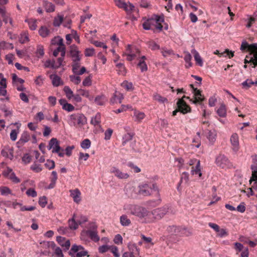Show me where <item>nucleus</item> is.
I'll return each mask as SVG.
<instances>
[{
	"mask_svg": "<svg viewBox=\"0 0 257 257\" xmlns=\"http://www.w3.org/2000/svg\"><path fill=\"white\" fill-rule=\"evenodd\" d=\"M80 146L83 149H88L90 147L91 142L89 139H86L81 143Z\"/></svg>",
	"mask_w": 257,
	"mask_h": 257,
	"instance_id": "8fccbe9b",
	"label": "nucleus"
},
{
	"mask_svg": "<svg viewBox=\"0 0 257 257\" xmlns=\"http://www.w3.org/2000/svg\"><path fill=\"white\" fill-rule=\"evenodd\" d=\"M191 172L192 175L198 174L199 176L200 177H201L202 173L201 172L200 161H197V163L196 164V166L195 167H193L192 168Z\"/></svg>",
	"mask_w": 257,
	"mask_h": 257,
	"instance_id": "473e14b6",
	"label": "nucleus"
},
{
	"mask_svg": "<svg viewBox=\"0 0 257 257\" xmlns=\"http://www.w3.org/2000/svg\"><path fill=\"white\" fill-rule=\"evenodd\" d=\"M189 173L186 172H184L182 173L181 175V179L179 183V185H180L182 183L187 184L189 182Z\"/></svg>",
	"mask_w": 257,
	"mask_h": 257,
	"instance_id": "e433bc0d",
	"label": "nucleus"
},
{
	"mask_svg": "<svg viewBox=\"0 0 257 257\" xmlns=\"http://www.w3.org/2000/svg\"><path fill=\"white\" fill-rule=\"evenodd\" d=\"M251 169L252 170V175L250 181L257 179V163L252 164L251 166Z\"/></svg>",
	"mask_w": 257,
	"mask_h": 257,
	"instance_id": "49530a36",
	"label": "nucleus"
},
{
	"mask_svg": "<svg viewBox=\"0 0 257 257\" xmlns=\"http://www.w3.org/2000/svg\"><path fill=\"white\" fill-rule=\"evenodd\" d=\"M110 173L119 179H126L129 177V175L126 173L121 172L116 167H112L110 170Z\"/></svg>",
	"mask_w": 257,
	"mask_h": 257,
	"instance_id": "ddd939ff",
	"label": "nucleus"
},
{
	"mask_svg": "<svg viewBox=\"0 0 257 257\" xmlns=\"http://www.w3.org/2000/svg\"><path fill=\"white\" fill-rule=\"evenodd\" d=\"M252 62L253 66L252 67L254 68L257 66V50L254 51L252 53V55L249 61L247 60L246 59L244 60V63H249V62Z\"/></svg>",
	"mask_w": 257,
	"mask_h": 257,
	"instance_id": "72a5a7b5",
	"label": "nucleus"
},
{
	"mask_svg": "<svg viewBox=\"0 0 257 257\" xmlns=\"http://www.w3.org/2000/svg\"><path fill=\"white\" fill-rule=\"evenodd\" d=\"M59 102L62 107V109L71 112L74 110V106L70 103L67 102L65 99H60L59 100Z\"/></svg>",
	"mask_w": 257,
	"mask_h": 257,
	"instance_id": "2eb2a0df",
	"label": "nucleus"
},
{
	"mask_svg": "<svg viewBox=\"0 0 257 257\" xmlns=\"http://www.w3.org/2000/svg\"><path fill=\"white\" fill-rule=\"evenodd\" d=\"M56 240L58 243L62 246L64 247V249L67 250L70 246V242L69 240L66 239L65 237L62 236H57Z\"/></svg>",
	"mask_w": 257,
	"mask_h": 257,
	"instance_id": "f3484780",
	"label": "nucleus"
},
{
	"mask_svg": "<svg viewBox=\"0 0 257 257\" xmlns=\"http://www.w3.org/2000/svg\"><path fill=\"white\" fill-rule=\"evenodd\" d=\"M3 19V21L5 24H7L8 22L10 24V25L13 26V20L11 17H10V14H7L5 16L2 17Z\"/></svg>",
	"mask_w": 257,
	"mask_h": 257,
	"instance_id": "69168bd1",
	"label": "nucleus"
},
{
	"mask_svg": "<svg viewBox=\"0 0 257 257\" xmlns=\"http://www.w3.org/2000/svg\"><path fill=\"white\" fill-rule=\"evenodd\" d=\"M25 22L28 24L29 28L31 30H35L37 27V20L34 19H30L25 20Z\"/></svg>",
	"mask_w": 257,
	"mask_h": 257,
	"instance_id": "c9c22d12",
	"label": "nucleus"
},
{
	"mask_svg": "<svg viewBox=\"0 0 257 257\" xmlns=\"http://www.w3.org/2000/svg\"><path fill=\"white\" fill-rule=\"evenodd\" d=\"M147 46L149 48L151 49L152 51H156L160 50L161 48L160 45L156 43L154 40H150L146 42Z\"/></svg>",
	"mask_w": 257,
	"mask_h": 257,
	"instance_id": "c756f323",
	"label": "nucleus"
},
{
	"mask_svg": "<svg viewBox=\"0 0 257 257\" xmlns=\"http://www.w3.org/2000/svg\"><path fill=\"white\" fill-rule=\"evenodd\" d=\"M124 191L129 198H136L139 195L138 190H136L135 187L131 185H126L125 187Z\"/></svg>",
	"mask_w": 257,
	"mask_h": 257,
	"instance_id": "f8f14e48",
	"label": "nucleus"
},
{
	"mask_svg": "<svg viewBox=\"0 0 257 257\" xmlns=\"http://www.w3.org/2000/svg\"><path fill=\"white\" fill-rule=\"evenodd\" d=\"M115 5L119 8L123 9L127 13L131 12L134 8V6L130 2L125 3L123 0H114Z\"/></svg>",
	"mask_w": 257,
	"mask_h": 257,
	"instance_id": "1a4fd4ad",
	"label": "nucleus"
},
{
	"mask_svg": "<svg viewBox=\"0 0 257 257\" xmlns=\"http://www.w3.org/2000/svg\"><path fill=\"white\" fill-rule=\"evenodd\" d=\"M232 148L234 152H237L239 150V138L237 134H233L230 139Z\"/></svg>",
	"mask_w": 257,
	"mask_h": 257,
	"instance_id": "4468645a",
	"label": "nucleus"
},
{
	"mask_svg": "<svg viewBox=\"0 0 257 257\" xmlns=\"http://www.w3.org/2000/svg\"><path fill=\"white\" fill-rule=\"evenodd\" d=\"M110 246L107 245H102L98 247V251L99 253H103L107 252L110 248Z\"/></svg>",
	"mask_w": 257,
	"mask_h": 257,
	"instance_id": "0e129e2a",
	"label": "nucleus"
},
{
	"mask_svg": "<svg viewBox=\"0 0 257 257\" xmlns=\"http://www.w3.org/2000/svg\"><path fill=\"white\" fill-rule=\"evenodd\" d=\"M36 55L38 57H41L44 55V48L42 45H38L36 51Z\"/></svg>",
	"mask_w": 257,
	"mask_h": 257,
	"instance_id": "4d7b16f0",
	"label": "nucleus"
},
{
	"mask_svg": "<svg viewBox=\"0 0 257 257\" xmlns=\"http://www.w3.org/2000/svg\"><path fill=\"white\" fill-rule=\"evenodd\" d=\"M2 155L12 160L13 159V150L10 148H6L1 152Z\"/></svg>",
	"mask_w": 257,
	"mask_h": 257,
	"instance_id": "5701e85b",
	"label": "nucleus"
},
{
	"mask_svg": "<svg viewBox=\"0 0 257 257\" xmlns=\"http://www.w3.org/2000/svg\"><path fill=\"white\" fill-rule=\"evenodd\" d=\"M216 134L214 131H208L206 135L207 138L209 141L213 144L216 140Z\"/></svg>",
	"mask_w": 257,
	"mask_h": 257,
	"instance_id": "ea45409f",
	"label": "nucleus"
},
{
	"mask_svg": "<svg viewBox=\"0 0 257 257\" xmlns=\"http://www.w3.org/2000/svg\"><path fill=\"white\" fill-rule=\"evenodd\" d=\"M139 50L131 45H127L126 47L125 51L123 53V56H126V60L128 61H132L140 54Z\"/></svg>",
	"mask_w": 257,
	"mask_h": 257,
	"instance_id": "423d86ee",
	"label": "nucleus"
},
{
	"mask_svg": "<svg viewBox=\"0 0 257 257\" xmlns=\"http://www.w3.org/2000/svg\"><path fill=\"white\" fill-rule=\"evenodd\" d=\"M27 195L29 197H36L37 196V193L33 188L28 189L26 192Z\"/></svg>",
	"mask_w": 257,
	"mask_h": 257,
	"instance_id": "13d9d810",
	"label": "nucleus"
},
{
	"mask_svg": "<svg viewBox=\"0 0 257 257\" xmlns=\"http://www.w3.org/2000/svg\"><path fill=\"white\" fill-rule=\"evenodd\" d=\"M253 84V81L248 79H246L245 81H244L241 83L242 87L245 89L249 88V87H251L252 85Z\"/></svg>",
	"mask_w": 257,
	"mask_h": 257,
	"instance_id": "603ef678",
	"label": "nucleus"
},
{
	"mask_svg": "<svg viewBox=\"0 0 257 257\" xmlns=\"http://www.w3.org/2000/svg\"><path fill=\"white\" fill-rule=\"evenodd\" d=\"M192 234L191 232L186 228L180 227L178 236H189Z\"/></svg>",
	"mask_w": 257,
	"mask_h": 257,
	"instance_id": "c03bdc74",
	"label": "nucleus"
},
{
	"mask_svg": "<svg viewBox=\"0 0 257 257\" xmlns=\"http://www.w3.org/2000/svg\"><path fill=\"white\" fill-rule=\"evenodd\" d=\"M82 55L77 46L72 45L69 51V57L71 58L72 62L80 61Z\"/></svg>",
	"mask_w": 257,
	"mask_h": 257,
	"instance_id": "6e6552de",
	"label": "nucleus"
},
{
	"mask_svg": "<svg viewBox=\"0 0 257 257\" xmlns=\"http://www.w3.org/2000/svg\"><path fill=\"white\" fill-rule=\"evenodd\" d=\"M120 223L123 226H128L131 224V221L126 215L124 214L120 216Z\"/></svg>",
	"mask_w": 257,
	"mask_h": 257,
	"instance_id": "2f4dec72",
	"label": "nucleus"
},
{
	"mask_svg": "<svg viewBox=\"0 0 257 257\" xmlns=\"http://www.w3.org/2000/svg\"><path fill=\"white\" fill-rule=\"evenodd\" d=\"M117 69V73L119 75H125L126 73V68L123 63H118L116 64Z\"/></svg>",
	"mask_w": 257,
	"mask_h": 257,
	"instance_id": "f704fd0d",
	"label": "nucleus"
},
{
	"mask_svg": "<svg viewBox=\"0 0 257 257\" xmlns=\"http://www.w3.org/2000/svg\"><path fill=\"white\" fill-rule=\"evenodd\" d=\"M52 80V84L54 86L58 87L63 84L61 78L56 74H52L50 76Z\"/></svg>",
	"mask_w": 257,
	"mask_h": 257,
	"instance_id": "4be33fe9",
	"label": "nucleus"
},
{
	"mask_svg": "<svg viewBox=\"0 0 257 257\" xmlns=\"http://www.w3.org/2000/svg\"><path fill=\"white\" fill-rule=\"evenodd\" d=\"M47 149L49 150H52L53 153H58L61 150L59 141L57 139L54 138L49 141Z\"/></svg>",
	"mask_w": 257,
	"mask_h": 257,
	"instance_id": "9b49d317",
	"label": "nucleus"
},
{
	"mask_svg": "<svg viewBox=\"0 0 257 257\" xmlns=\"http://www.w3.org/2000/svg\"><path fill=\"white\" fill-rule=\"evenodd\" d=\"M80 66V61L78 62H73L72 64V72L74 74H76V73H77V71H78V68H79Z\"/></svg>",
	"mask_w": 257,
	"mask_h": 257,
	"instance_id": "052dcab7",
	"label": "nucleus"
},
{
	"mask_svg": "<svg viewBox=\"0 0 257 257\" xmlns=\"http://www.w3.org/2000/svg\"><path fill=\"white\" fill-rule=\"evenodd\" d=\"M30 140V135L27 132H24L21 135V138L17 144L21 145H23L26 143Z\"/></svg>",
	"mask_w": 257,
	"mask_h": 257,
	"instance_id": "a878e982",
	"label": "nucleus"
},
{
	"mask_svg": "<svg viewBox=\"0 0 257 257\" xmlns=\"http://www.w3.org/2000/svg\"><path fill=\"white\" fill-rule=\"evenodd\" d=\"M247 48H248V49L251 51L252 53H253L254 51L257 50V44H253L249 45L246 41L242 42L241 45L240 50L243 51Z\"/></svg>",
	"mask_w": 257,
	"mask_h": 257,
	"instance_id": "aec40b11",
	"label": "nucleus"
},
{
	"mask_svg": "<svg viewBox=\"0 0 257 257\" xmlns=\"http://www.w3.org/2000/svg\"><path fill=\"white\" fill-rule=\"evenodd\" d=\"M155 23L154 19H150L145 21L143 24V27L145 30H149L151 29V27Z\"/></svg>",
	"mask_w": 257,
	"mask_h": 257,
	"instance_id": "37998d69",
	"label": "nucleus"
},
{
	"mask_svg": "<svg viewBox=\"0 0 257 257\" xmlns=\"http://www.w3.org/2000/svg\"><path fill=\"white\" fill-rule=\"evenodd\" d=\"M39 204L42 207L44 208L46 206L47 204V199L45 196L40 197L38 201Z\"/></svg>",
	"mask_w": 257,
	"mask_h": 257,
	"instance_id": "5fc2aeb1",
	"label": "nucleus"
},
{
	"mask_svg": "<svg viewBox=\"0 0 257 257\" xmlns=\"http://www.w3.org/2000/svg\"><path fill=\"white\" fill-rule=\"evenodd\" d=\"M123 208L126 213L136 216L140 218H144L145 219L148 213V210L146 208L136 204H125L124 205Z\"/></svg>",
	"mask_w": 257,
	"mask_h": 257,
	"instance_id": "f03ea898",
	"label": "nucleus"
},
{
	"mask_svg": "<svg viewBox=\"0 0 257 257\" xmlns=\"http://www.w3.org/2000/svg\"><path fill=\"white\" fill-rule=\"evenodd\" d=\"M63 20V16L58 15L54 18L53 21V25L55 27H59L62 24Z\"/></svg>",
	"mask_w": 257,
	"mask_h": 257,
	"instance_id": "09e8293b",
	"label": "nucleus"
},
{
	"mask_svg": "<svg viewBox=\"0 0 257 257\" xmlns=\"http://www.w3.org/2000/svg\"><path fill=\"white\" fill-rule=\"evenodd\" d=\"M0 192L2 195H6L11 194V190L8 187H0Z\"/></svg>",
	"mask_w": 257,
	"mask_h": 257,
	"instance_id": "bf43d9fd",
	"label": "nucleus"
},
{
	"mask_svg": "<svg viewBox=\"0 0 257 257\" xmlns=\"http://www.w3.org/2000/svg\"><path fill=\"white\" fill-rule=\"evenodd\" d=\"M191 53L194 55V59L196 61V64L202 67L203 65V62L202 58L200 56L199 53L194 49L191 50Z\"/></svg>",
	"mask_w": 257,
	"mask_h": 257,
	"instance_id": "b1692460",
	"label": "nucleus"
},
{
	"mask_svg": "<svg viewBox=\"0 0 257 257\" xmlns=\"http://www.w3.org/2000/svg\"><path fill=\"white\" fill-rule=\"evenodd\" d=\"M160 50L162 55L164 57H167L175 54L174 51L170 49H167L164 47L161 48Z\"/></svg>",
	"mask_w": 257,
	"mask_h": 257,
	"instance_id": "a19ab883",
	"label": "nucleus"
},
{
	"mask_svg": "<svg viewBox=\"0 0 257 257\" xmlns=\"http://www.w3.org/2000/svg\"><path fill=\"white\" fill-rule=\"evenodd\" d=\"M123 99V96L122 94L116 91L113 94V97L110 99V103L112 104L117 102L120 103Z\"/></svg>",
	"mask_w": 257,
	"mask_h": 257,
	"instance_id": "6ab92c4d",
	"label": "nucleus"
},
{
	"mask_svg": "<svg viewBox=\"0 0 257 257\" xmlns=\"http://www.w3.org/2000/svg\"><path fill=\"white\" fill-rule=\"evenodd\" d=\"M70 196L73 198V201L76 203H79L81 201V192L78 189L74 190H70Z\"/></svg>",
	"mask_w": 257,
	"mask_h": 257,
	"instance_id": "a211bd4d",
	"label": "nucleus"
},
{
	"mask_svg": "<svg viewBox=\"0 0 257 257\" xmlns=\"http://www.w3.org/2000/svg\"><path fill=\"white\" fill-rule=\"evenodd\" d=\"M138 194L139 195L143 196H150L153 192H156V196L157 200L156 201V204L159 205L161 202L159 189L156 183H142L138 186Z\"/></svg>",
	"mask_w": 257,
	"mask_h": 257,
	"instance_id": "f257e3e1",
	"label": "nucleus"
},
{
	"mask_svg": "<svg viewBox=\"0 0 257 257\" xmlns=\"http://www.w3.org/2000/svg\"><path fill=\"white\" fill-rule=\"evenodd\" d=\"M154 98L156 100L161 103H164L166 101H167V99L166 98L162 97L158 94L154 95Z\"/></svg>",
	"mask_w": 257,
	"mask_h": 257,
	"instance_id": "774afa93",
	"label": "nucleus"
},
{
	"mask_svg": "<svg viewBox=\"0 0 257 257\" xmlns=\"http://www.w3.org/2000/svg\"><path fill=\"white\" fill-rule=\"evenodd\" d=\"M51 32L46 26H41L39 30V35L43 38L48 37Z\"/></svg>",
	"mask_w": 257,
	"mask_h": 257,
	"instance_id": "7c9ffc66",
	"label": "nucleus"
},
{
	"mask_svg": "<svg viewBox=\"0 0 257 257\" xmlns=\"http://www.w3.org/2000/svg\"><path fill=\"white\" fill-rule=\"evenodd\" d=\"M110 248L109 249L111 250V252L113 253L114 257H120V254L118 252V250L117 247L116 246H110Z\"/></svg>",
	"mask_w": 257,
	"mask_h": 257,
	"instance_id": "680f3d73",
	"label": "nucleus"
},
{
	"mask_svg": "<svg viewBox=\"0 0 257 257\" xmlns=\"http://www.w3.org/2000/svg\"><path fill=\"white\" fill-rule=\"evenodd\" d=\"M13 124L15 125H18L17 128L12 130L10 133V138L12 141H15L17 139V136L19 133V128L21 124L18 122H16Z\"/></svg>",
	"mask_w": 257,
	"mask_h": 257,
	"instance_id": "393cba45",
	"label": "nucleus"
},
{
	"mask_svg": "<svg viewBox=\"0 0 257 257\" xmlns=\"http://www.w3.org/2000/svg\"><path fill=\"white\" fill-rule=\"evenodd\" d=\"M194 100H190L193 103L196 104L203 101L204 99V96L202 95L201 92L198 89H194Z\"/></svg>",
	"mask_w": 257,
	"mask_h": 257,
	"instance_id": "dca6fc26",
	"label": "nucleus"
},
{
	"mask_svg": "<svg viewBox=\"0 0 257 257\" xmlns=\"http://www.w3.org/2000/svg\"><path fill=\"white\" fill-rule=\"evenodd\" d=\"M216 164L222 168H228L231 166V164L228 158L224 155L219 154L215 159Z\"/></svg>",
	"mask_w": 257,
	"mask_h": 257,
	"instance_id": "0eeeda50",
	"label": "nucleus"
},
{
	"mask_svg": "<svg viewBox=\"0 0 257 257\" xmlns=\"http://www.w3.org/2000/svg\"><path fill=\"white\" fill-rule=\"evenodd\" d=\"M88 236L92 240L96 242L100 240V237L97 231V226L93 224L92 229L83 230L81 233V238L85 239L86 237Z\"/></svg>",
	"mask_w": 257,
	"mask_h": 257,
	"instance_id": "39448f33",
	"label": "nucleus"
},
{
	"mask_svg": "<svg viewBox=\"0 0 257 257\" xmlns=\"http://www.w3.org/2000/svg\"><path fill=\"white\" fill-rule=\"evenodd\" d=\"M146 59V57L145 56H143L141 57L139 62L138 64V66L140 67L142 72L147 71L148 70V66L145 61Z\"/></svg>",
	"mask_w": 257,
	"mask_h": 257,
	"instance_id": "bb28decb",
	"label": "nucleus"
},
{
	"mask_svg": "<svg viewBox=\"0 0 257 257\" xmlns=\"http://www.w3.org/2000/svg\"><path fill=\"white\" fill-rule=\"evenodd\" d=\"M63 90L68 99L70 100L73 98L74 95L73 92L69 86H64Z\"/></svg>",
	"mask_w": 257,
	"mask_h": 257,
	"instance_id": "a18cd8bd",
	"label": "nucleus"
},
{
	"mask_svg": "<svg viewBox=\"0 0 257 257\" xmlns=\"http://www.w3.org/2000/svg\"><path fill=\"white\" fill-rule=\"evenodd\" d=\"M107 101L106 97L104 95L97 96L95 99V102L99 105H103Z\"/></svg>",
	"mask_w": 257,
	"mask_h": 257,
	"instance_id": "cd10ccee",
	"label": "nucleus"
},
{
	"mask_svg": "<svg viewBox=\"0 0 257 257\" xmlns=\"http://www.w3.org/2000/svg\"><path fill=\"white\" fill-rule=\"evenodd\" d=\"M217 113L220 117H224L226 116V109L225 104H221L220 106L217 110Z\"/></svg>",
	"mask_w": 257,
	"mask_h": 257,
	"instance_id": "58836bf2",
	"label": "nucleus"
},
{
	"mask_svg": "<svg viewBox=\"0 0 257 257\" xmlns=\"http://www.w3.org/2000/svg\"><path fill=\"white\" fill-rule=\"evenodd\" d=\"M133 134L131 133H127L125 134L122 137V146H124L128 141L132 140L133 139Z\"/></svg>",
	"mask_w": 257,
	"mask_h": 257,
	"instance_id": "de8ad7c7",
	"label": "nucleus"
},
{
	"mask_svg": "<svg viewBox=\"0 0 257 257\" xmlns=\"http://www.w3.org/2000/svg\"><path fill=\"white\" fill-rule=\"evenodd\" d=\"M183 98L189 99V97L184 96L183 98L179 99V100L177 101V104L179 111L183 114H185L190 112L191 108L189 106H188L184 101Z\"/></svg>",
	"mask_w": 257,
	"mask_h": 257,
	"instance_id": "9d476101",
	"label": "nucleus"
},
{
	"mask_svg": "<svg viewBox=\"0 0 257 257\" xmlns=\"http://www.w3.org/2000/svg\"><path fill=\"white\" fill-rule=\"evenodd\" d=\"M101 122V114L97 113L94 116L91 118L90 123L94 126L99 125Z\"/></svg>",
	"mask_w": 257,
	"mask_h": 257,
	"instance_id": "c85d7f7f",
	"label": "nucleus"
},
{
	"mask_svg": "<svg viewBox=\"0 0 257 257\" xmlns=\"http://www.w3.org/2000/svg\"><path fill=\"white\" fill-rule=\"evenodd\" d=\"M234 248L236 251L237 253L243 250L245 247L243 246V244L239 242H235L234 244Z\"/></svg>",
	"mask_w": 257,
	"mask_h": 257,
	"instance_id": "864d4df0",
	"label": "nucleus"
},
{
	"mask_svg": "<svg viewBox=\"0 0 257 257\" xmlns=\"http://www.w3.org/2000/svg\"><path fill=\"white\" fill-rule=\"evenodd\" d=\"M45 167L49 170L52 169L55 167V162L53 160H47L45 164Z\"/></svg>",
	"mask_w": 257,
	"mask_h": 257,
	"instance_id": "e2e57ef3",
	"label": "nucleus"
},
{
	"mask_svg": "<svg viewBox=\"0 0 257 257\" xmlns=\"http://www.w3.org/2000/svg\"><path fill=\"white\" fill-rule=\"evenodd\" d=\"M68 123L71 126L82 127L87 123V118L82 113H75L69 116Z\"/></svg>",
	"mask_w": 257,
	"mask_h": 257,
	"instance_id": "20e7f679",
	"label": "nucleus"
},
{
	"mask_svg": "<svg viewBox=\"0 0 257 257\" xmlns=\"http://www.w3.org/2000/svg\"><path fill=\"white\" fill-rule=\"evenodd\" d=\"M145 116L146 115L144 112L137 110H134L133 117L135 121L139 123L141 122Z\"/></svg>",
	"mask_w": 257,
	"mask_h": 257,
	"instance_id": "412c9836",
	"label": "nucleus"
},
{
	"mask_svg": "<svg viewBox=\"0 0 257 257\" xmlns=\"http://www.w3.org/2000/svg\"><path fill=\"white\" fill-rule=\"evenodd\" d=\"M168 210L167 206L156 208L151 212L148 210V213L145 217L146 222H153L155 220L161 219L168 212Z\"/></svg>",
	"mask_w": 257,
	"mask_h": 257,
	"instance_id": "7ed1b4c3",
	"label": "nucleus"
},
{
	"mask_svg": "<svg viewBox=\"0 0 257 257\" xmlns=\"http://www.w3.org/2000/svg\"><path fill=\"white\" fill-rule=\"evenodd\" d=\"M113 133V130L111 128H108L104 133V140H109L110 139Z\"/></svg>",
	"mask_w": 257,
	"mask_h": 257,
	"instance_id": "338daca9",
	"label": "nucleus"
},
{
	"mask_svg": "<svg viewBox=\"0 0 257 257\" xmlns=\"http://www.w3.org/2000/svg\"><path fill=\"white\" fill-rule=\"evenodd\" d=\"M69 77L70 81L75 84L77 85L81 82V78L79 75H70Z\"/></svg>",
	"mask_w": 257,
	"mask_h": 257,
	"instance_id": "3c124183",
	"label": "nucleus"
},
{
	"mask_svg": "<svg viewBox=\"0 0 257 257\" xmlns=\"http://www.w3.org/2000/svg\"><path fill=\"white\" fill-rule=\"evenodd\" d=\"M180 227L172 225L167 228L168 231L172 235H178Z\"/></svg>",
	"mask_w": 257,
	"mask_h": 257,
	"instance_id": "4c0bfd02",
	"label": "nucleus"
},
{
	"mask_svg": "<svg viewBox=\"0 0 257 257\" xmlns=\"http://www.w3.org/2000/svg\"><path fill=\"white\" fill-rule=\"evenodd\" d=\"M44 67L45 68H51L54 69H58V67L56 66V64H55V61L54 59H53L52 60H46L44 63Z\"/></svg>",
	"mask_w": 257,
	"mask_h": 257,
	"instance_id": "79ce46f5",
	"label": "nucleus"
},
{
	"mask_svg": "<svg viewBox=\"0 0 257 257\" xmlns=\"http://www.w3.org/2000/svg\"><path fill=\"white\" fill-rule=\"evenodd\" d=\"M8 178L15 184H17L20 182V179L16 176L14 172L12 173L9 175V177Z\"/></svg>",
	"mask_w": 257,
	"mask_h": 257,
	"instance_id": "6e6d98bb",
	"label": "nucleus"
}]
</instances>
